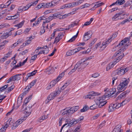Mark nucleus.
<instances>
[{"mask_svg":"<svg viewBox=\"0 0 132 132\" xmlns=\"http://www.w3.org/2000/svg\"><path fill=\"white\" fill-rule=\"evenodd\" d=\"M129 39L128 38H127L125 39L122 40L119 44L116 46V47H119H119H121V48L114 54V55L115 56L119 55V52H122V50L123 51H124L126 50V47L128 45H127L126 43L127 42L129 41Z\"/></svg>","mask_w":132,"mask_h":132,"instance_id":"obj_1","label":"nucleus"},{"mask_svg":"<svg viewBox=\"0 0 132 132\" xmlns=\"http://www.w3.org/2000/svg\"><path fill=\"white\" fill-rule=\"evenodd\" d=\"M129 80L126 78H122L120 84L118 86L117 89L119 92H121L125 89L129 83Z\"/></svg>","mask_w":132,"mask_h":132,"instance_id":"obj_2","label":"nucleus"},{"mask_svg":"<svg viewBox=\"0 0 132 132\" xmlns=\"http://www.w3.org/2000/svg\"><path fill=\"white\" fill-rule=\"evenodd\" d=\"M85 61L83 59H82L80 62L77 63L75 65V68L76 69H78V71H80L81 70L84 69L88 64V63H85Z\"/></svg>","mask_w":132,"mask_h":132,"instance_id":"obj_3","label":"nucleus"},{"mask_svg":"<svg viewBox=\"0 0 132 132\" xmlns=\"http://www.w3.org/2000/svg\"><path fill=\"white\" fill-rule=\"evenodd\" d=\"M128 70L127 68L121 67L115 70L116 74L119 76H121L124 74Z\"/></svg>","mask_w":132,"mask_h":132,"instance_id":"obj_4","label":"nucleus"},{"mask_svg":"<svg viewBox=\"0 0 132 132\" xmlns=\"http://www.w3.org/2000/svg\"><path fill=\"white\" fill-rule=\"evenodd\" d=\"M122 52H119V55H117L116 56H115L114 55V54L113 57H116L117 56H118L114 59V63H117L119 62L122 59L123 57L124 56V55L123 53L121 54V53L122 52L124 51H123L122 50Z\"/></svg>","mask_w":132,"mask_h":132,"instance_id":"obj_5","label":"nucleus"},{"mask_svg":"<svg viewBox=\"0 0 132 132\" xmlns=\"http://www.w3.org/2000/svg\"><path fill=\"white\" fill-rule=\"evenodd\" d=\"M20 77H19L18 75H15L10 78L7 81V83H9L11 81H18L21 79Z\"/></svg>","mask_w":132,"mask_h":132,"instance_id":"obj_6","label":"nucleus"},{"mask_svg":"<svg viewBox=\"0 0 132 132\" xmlns=\"http://www.w3.org/2000/svg\"><path fill=\"white\" fill-rule=\"evenodd\" d=\"M37 7L38 9H40L42 8H45L50 7H51V6L50 2H42L39 4L37 5Z\"/></svg>","mask_w":132,"mask_h":132,"instance_id":"obj_7","label":"nucleus"},{"mask_svg":"<svg viewBox=\"0 0 132 132\" xmlns=\"http://www.w3.org/2000/svg\"><path fill=\"white\" fill-rule=\"evenodd\" d=\"M116 91V89L114 88H110L109 90V91L107 92H106L105 94V95L109 97L112 95H113Z\"/></svg>","mask_w":132,"mask_h":132,"instance_id":"obj_8","label":"nucleus"},{"mask_svg":"<svg viewBox=\"0 0 132 132\" xmlns=\"http://www.w3.org/2000/svg\"><path fill=\"white\" fill-rule=\"evenodd\" d=\"M65 33V32H60V33L55 38L54 43H57L63 37Z\"/></svg>","mask_w":132,"mask_h":132,"instance_id":"obj_9","label":"nucleus"},{"mask_svg":"<svg viewBox=\"0 0 132 132\" xmlns=\"http://www.w3.org/2000/svg\"><path fill=\"white\" fill-rule=\"evenodd\" d=\"M92 35V33L90 31H88L85 33L83 37V40L86 41L88 40L91 37Z\"/></svg>","mask_w":132,"mask_h":132,"instance_id":"obj_10","label":"nucleus"},{"mask_svg":"<svg viewBox=\"0 0 132 132\" xmlns=\"http://www.w3.org/2000/svg\"><path fill=\"white\" fill-rule=\"evenodd\" d=\"M38 1H36L32 2L31 4L30 3L28 4L26 6L23 7V11H25L27 10L31 6L36 5Z\"/></svg>","mask_w":132,"mask_h":132,"instance_id":"obj_11","label":"nucleus"},{"mask_svg":"<svg viewBox=\"0 0 132 132\" xmlns=\"http://www.w3.org/2000/svg\"><path fill=\"white\" fill-rule=\"evenodd\" d=\"M60 91H57L55 93H51L48 97V98L50 100H52L60 93Z\"/></svg>","mask_w":132,"mask_h":132,"instance_id":"obj_12","label":"nucleus"},{"mask_svg":"<svg viewBox=\"0 0 132 132\" xmlns=\"http://www.w3.org/2000/svg\"><path fill=\"white\" fill-rule=\"evenodd\" d=\"M106 98H108L107 96L105 95V94L103 96L101 97H98L97 98L96 100V103L100 104L101 102H104V100Z\"/></svg>","mask_w":132,"mask_h":132,"instance_id":"obj_13","label":"nucleus"},{"mask_svg":"<svg viewBox=\"0 0 132 132\" xmlns=\"http://www.w3.org/2000/svg\"><path fill=\"white\" fill-rule=\"evenodd\" d=\"M78 122L77 120L75 119H72V120H70L68 125L66 127L69 126L70 127L75 125Z\"/></svg>","mask_w":132,"mask_h":132,"instance_id":"obj_14","label":"nucleus"},{"mask_svg":"<svg viewBox=\"0 0 132 132\" xmlns=\"http://www.w3.org/2000/svg\"><path fill=\"white\" fill-rule=\"evenodd\" d=\"M37 81L36 79H35L32 81L29 84V85L27 86L25 88V89H26V91L27 90L28 91V90H29L35 84Z\"/></svg>","mask_w":132,"mask_h":132,"instance_id":"obj_15","label":"nucleus"},{"mask_svg":"<svg viewBox=\"0 0 132 132\" xmlns=\"http://www.w3.org/2000/svg\"><path fill=\"white\" fill-rule=\"evenodd\" d=\"M12 30L9 32H6L4 33L3 35L1 36V38L2 39H4L5 38H6L8 37L9 36H11L12 34V32H11Z\"/></svg>","mask_w":132,"mask_h":132,"instance_id":"obj_16","label":"nucleus"},{"mask_svg":"<svg viewBox=\"0 0 132 132\" xmlns=\"http://www.w3.org/2000/svg\"><path fill=\"white\" fill-rule=\"evenodd\" d=\"M58 81L56 80H54L52 81L50 83V85L48 86L46 88L47 89H49L52 87L54 86Z\"/></svg>","mask_w":132,"mask_h":132,"instance_id":"obj_17","label":"nucleus"},{"mask_svg":"<svg viewBox=\"0 0 132 132\" xmlns=\"http://www.w3.org/2000/svg\"><path fill=\"white\" fill-rule=\"evenodd\" d=\"M121 126L120 125H117L113 129L112 132H122L120 129Z\"/></svg>","mask_w":132,"mask_h":132,"instance_id":"obj_18","label":"nucleus"},{"mask_svg":"<svg viewBox=\"0 0 132 132\" xmlns=\"http://www.w3.org/2000/svg\"><path fill=\"white\" fill-rule=\"evenodd\" d=\"M54 69V68L52 66H50L46 70V71L48 72V74H50L53 72Z\"/></svg>","mask_w":132,"mask_h":132,"instance_id":"obj_19","label":"nucleus"},{"mask_svg":"<svg viewBox=\"0 0 132 132\" xmlns=\"http://www.w3.org/2000/svg\"><path fill=\"white\" fill-rule=\"evenodd\" d=\"M26 117H21L20 119H19L18 120L16 121L15 122L17 124L19 125L20 124L22 123V122L24 120H26Z\"/></svg>","mask_w":132,"mask_h":132,"instance_id":"obj_20","label":"nucleus"},{"mask_svg":"<svg viewBox=\"0 0 132 132\" xmlns=\"http://www.w3.org/2000/svg\"><path fill=\"white\" fill-rule=\"evenodd\" d=\"M53 19H54V18L52 15L48 17V18H47L46 19V20L43 21L44 23H48Z\"/></svg>","mask_w":132,"mask_h":132,"instance_id":"obj_21","label":"nucleus"},{"mask_svg":"<svg viewBox=\"0 0 132 132\" xmlns=\"http://www.w3.org/2000/svg\"><path fill=\"white\" fill-rule=\"evenodd\" d=\"M123 11L120 12L119 13L116 14L112 18V19L113 20H114L115 19H116L117 18L120 16L122 15V13H123Z\"/></svg>","mask_w":132,"mask_h":132,"instance_id":"obj_22","label":"nucleus"},{"mask_svg":"<svg viewBox=\"0 0 132 132\" xmlns=\"http://www.w3.org/2000/svg\"><path fill=\"white\" fill-rule=\"evenodd\" d=\"M70 109L69 110H66L62 113V115H67L72 114Z\"/></svg>","mask_w":132,"mask_h":132,"instance_id":"obj_23","label":"nucleus"},{"mask_svg":"<svg viewBox=\"0 0 132 132\" xmlns=\"http://www.w3.org/2000/svg\"><path fill=\"white\" fill-rule=\"evenodd\" d=\"M79 108L78 106H76L75 107H73L72 108H71L70 109L72 113H73L75 111H77L78 109Z\"/></svg>","mask_w":132,"mask_h":132,"instance_id":"obj_24","label":"nucleus"},{"mask_svg":"<svg viewBox=\"0 0 132 132\" xmlns=\"http://www.w3.org/2000/svg\"><path fill=\"white\" fill-rule=\"evenodd\" d=\"M95 4L94 7H95V8H97L102 5L104 4V3L102 2L99 3V2H97L94 3H93L92 4Z\"/></svg>","mask_w":132,"mask_h":132,"instance_id":"obj_25","label":"nucleus"},{"mask_svg":"<svg viewBox=\"0 0 132 132\" xmlns=\"http://www.w3.org/2000/svg\"><path fill=\"white\" fill-rule=\"evenodd\" d=\"M74 14V13L72 12L67 14H65L63 15H61V17H60L59 18L60 19H64L67 16H69L70 14Z\"/></svg>","mask_w":132,"mask_h":132,"instance_id":"obj_26","label":"nucleus"},{"mask_svg":"<svg viewBox=\"0 0 132 132\" xmlns=\"http://www.w3.org/2000/svg\"><path fill=\"white\" fill-rule=\"evenodd\" d=\"M52 15L54 17V19L56 18L61 17V14L59 12H57L53 14Z\"/></svg>","mask_w":132,"mask_h":132,"instance_id":"obj_27","label":"nucleus"},{"mask_svg":"<svg viewBox=\"0 0 132 132\" xmlns=\"http://www.w3.org/2000/svg\"><path fill=\"white\" fill-rule=\"evenodd\" d=\"M46 25V23H44V22H43V23L42 25L43 28H42L41 30L40 31V32L41 33V35L42 34H43L45 32V26Z\"/></svg>","mask_w":132,"mask_h":132,"instance_id":"obj_28","label":"nucleus"},{"mask_svg":"<svg viewBox=\"0 0 132 132\" xmlns=\"http://www.w3.org/2000/svg\"><path fill=\"white\" fill-rule=\"evenodd\" d=\"M32 105L28 106L27 108L25 109V111L26 113H31V110L30 109L31 108Z\"/></svg>","mask_w":132,"mask_h":132,"instance_id":"obj_29","label":"nucleus"},{"mask_svg":"<svg viewBox=\"0 0 132 132\" xmlns=\"http://www.w3.org/2000/svg\"><path fill=\"white\" fill-rule=\"evenodd\" d=\"M78 33L79 31H78L76 35L73 36L69 40L68 42H71L75 40V39L77 37Z\"/></svg>","mask_w":132,"mask_h":132,"instance_id":"obj_30","label":"nucleus"},{"mask_svg":"<svg viewBox=\"0 0 132 132\" xmlns=\"http://www.w3.org/2000/svg\"><path fill=\"white\" fill-rule=\"evenodd\" d=\"M64 72H62L61 74H60L57 78L55 79L56 81H59L60 80L61 78H62L63 77L64 75Z\"/></svg>","mask_w":132,"mask_h":132,"instance_id":"obj_31","label":"nucleus"},{"mask_svg":"<svg viewBox=\"0 0 132 132\" xmlns=\"http://www.w3.org/2000/svg\"><path fill=\"white\" fill-rule=\"evenodd\" d=\"M24 21H23L20 22V23L16 25H15L14 26L17 27V29H18L19 28H20L22 27L24 24Z\"/></svg>","mask_w":132,"mask_h":132,"instance_id":"obj_32","label":"nucleus"},{"mask_svg":"<svg viewBox=\"0 0 132 132\" xmlns=\"http://www.w3.org/2000/svg\"><path fill=\"white\" fill-rule=\"evenodd\" d=\"M70 119H66L65 120V123L64 124L62 127L61 130L60 132H61V131L62 130V129L65 126L67 125H68V123H69L70 121Z\"/></svg>","mask_w":132,"mask_h":132,"instance_id":"obj_33","label":"nucleus"},{"mask_svg":"<svg viewBox=\"0 0 132 132\" xmlns=\"http://www.w3.org/2000/svg\"><path fill=\"white\" fill-rule=\"evenodd\" d=\"M26 91L24 92V93H22V96L21 97H19L18 98V100L17 101L18 103H19V98H20V101H19V102L20 103H21L22 102V97H23V96H24V95H26Z\"/></svg>","mask_w":132,"mask_h":132,"instance_id":"obj_34","label":"nucleus"},{"mask_svg":"<svg viewBox=\"0 0 132 132\" xmlns=\"http://www.w3.org/2000/svg\"><path fill=\"white\" fill-rule=\"evenodd\" d=\"M100 94L98 93V92L92 91L91 93H90L89 95L91 96H98L100 95Z\"/></svg>","mask_w":132,"mask_h":132,"instance_id":"obj_35","label":"nucleus"},{"mask_svg":"<svg viewBox=\"0 0 132 132\" xmlns=\"http://www.w3.org/2000/svg\"><path fill=\"white\" fill-rule=\"evenodd\" d=\"M132 3V1H128L125 3V4L123 5V7H126L129 6Z\"/></svg>","mask_w":132,"mask_h":132,"instance_id":"obj_36","label":"nucleus"},{"mask_svg":"<svg viewBox=\"0 0 132 132\" xmlns=\"http://www.w3.org/2000/svg\"><path fill=\"white\" fill-rule=\"evenodd\" d=\"M98 103H96V104H95L90 107V109L91 110H94L96 109L98 106Z\"/></svg>","mask_w":132,"mask_h":132,"instance_id":"obj_37","label":"nucleus"},{"mask_svg":"<svg viewBox=\"0 0 132 132\" xmlns=\"http://www.w3.org/2000/svg\"><path fill=\"white\" fill-rule=\"evenodd\" d=\"M69 84L70 82L69 81L66 82L61 88V89L63 90L65 88H66L67 86L69 85Z\"/></svg>","mask_w":132,"mask_h":132,"instance_id":"obj_38","label":"nucleus"},{"mask_svg":"<svg viewBox=\"0 0 132 132\" xmlns=\"http://www.w3.org/2000/svg\"><path fill=\"white\" fill-rule=\"evenodd\" d=\"M57 0H55L52 1L51 2H50L51 7L55 5V4H57Z\"/></svg>","mask_w":132,"mask_h":132,"instance_id":"obj_39","label":"nucleus"},{"mask_svg":"<svg viewBox=\"0 0 132 132\" xmlns=\"http://www.w3.org/2000/svg\"><path fill=\"white\" fill-rule=\"evenodd\" d=\"M107 102V101L106 100H105L104 101V102L100 103L98 105V107L99 108H101L102 106L105 105L106 103Z\"/></svg>","mask_w":132,"mask_h":132,"instance_id":"obj_40","label":"nucleus"},{"mask_svg":"<svg viewBox=\"0 0 132 132\" xmlns=\"http://www.w3.org/2000/svg\"><path fill=\"white\" fill-rule=\"evenodd\" d=\"M118 5H120L122 4L125 2V0H118L117 1Z\"/></svg>","mask_w":132,"mask_h":132,"instance_id":"obj_41","label":"nucleus"},{"mask_svg":"<svg viewBox=\"0 0 132 132\" xmlns=\"http://www.w3.org/2000/svg\"><path fill=\"white\" fill-rule=\"evenodd\" d=\"M114 110L112 104H110L109 105V108L108 109V111L109 112H110L112 111H113Z\"/></svg>","mask_w":132,"mask_h":132,"instance_id":"obj_42","label":"nucleus"},{"mask_svg":"<svg viewBox=\"0 0 132 132\" xmlns=\"http://www.w3.org/2000/svg\"><path fill=\"white\" fill-rule=\"evenodd\" d=\"M19 16V12H18L17 13H16L14 15L12 16V20L16 19Z\"/></svg>","mask_w":132,"mask_h":132,"instance_id":"obj_43","label":"nucleus"},{"mask_svg":"<svg viewBox=\"0 0 132 132\" xmlns=\"http://www.w3.org/2000/svg\"><path fill=\"white\" fill-rule=\"evenodd\" d=\"M74 54V53L72 50L68 51L66 53L67 55L68 56H70Z\"/></svg>","mask_w":132,"mask_h":132,"instance_id":"obj_44","label":"nucleus"},{"mask_svg":"<svg viewBox=\"0 0 132 132\" xmlns=\"http://www.w3.org/2000/svg\"><path fill=\"white\" fill-rule=\"evenodd\" d=\"M88 107L87 105L83 107V109L80 110V111L81 112L86 111L88 109Z\"/></svg>","mask_w":132,"mask_h":132,"instance_id":"obj_45","label":"nucleus"},{"mask_svg":"<svg viewBox=\"0 0 132 132\" xmlns=\"http://www.w3.org/2000/svg\"><path fill=\"white\" fill-rule=\"evenodd\" d=\"M8 85L7 84L1 87L0 88V91L1 92H2L4 90L8 87Z\"/></svg>","mask_w":132,"mask_h":132,"instance_id":"obj_46","label":"nucleus"},{"mask_svg":"<svg viewBox=\"0 0 132 132\" xmlns=\"http://www.w3.org/2000/svg\"><path fill=\"white\" fill-rule=\"evenodd\" d=\"M11 125H12V129L13 130L15 129L18 126L15 122L14 123H12Z\"/></svg>","mask_w":132,"mask_h":132,"instance_id":"obj_47","label":"nucleus"},{"mask_svg":"<svg viewBox=\"0 0 132 132\" xmlns=\"http://www.w3.org/2000/svg\"><path fill=\"white\" fill-rule=\"evenodd\" d=\"M22 66L21 65V62H20L19 63V65L18 64L17 65L15 66L14 67H13L12 69H11V70H12L16 69L17 68H18Z\"/></svg>","mask_w":132,"mask_h":132,"instance_id":"obj_48","label":"nucleus"},{"mask_svg":"<svg viewBox=\"0 0 132 132\" xmlns=\"http://www.w3.org/2000/svg\"><path fill=\"white\" fill-rule=\"evenodd\" d=\"M76 5H77V3L76 2H73L69 4V8L73 7Z\"/></svg>","mask_w":132,"mask_h":132,"instance_id":"obj_49","label":"nucleus"},{"mask_svg":"<svg viewBox=\"0 0 132 132\" xmlns=\"http://www.w3.org/2000/svg\"><path fill=\"white\" fill-rule=\"evenodd\" d=\"M118 33L116 32H115L114 34H113L112 35V36L109 39H110V40L111 39H113L116 37L118 35Z\"/></svg>","mask_w":132,"mask_h":132,"instance_id":"obj_50","label":"nucleus"},{"mask_svg":"<svg viewBox=\"0 0 132 132\" xmlns=\"http://www.w3.org/2000/svg\"><path fill=\"white\" fill-rule=\"evenodd\" d=\"M110 39H109V38L107 41H104L103 42L102 44H105L104 45L107 46V44L109 43L111 41V40L110 41Z\"/></svg>","mask_w":132,"mask_h":132,"instance_id":"obj_51","label":"nucleus"},{"mask_svg":"<svg viewBox=\"0 0 132 132\" xmlns=\"http://www.w3.org/2000/svg\"><path fill=\"white\" fill-rule=\"evenodd\" d=\"M31 40H27V42L25 43H23V45H21V47H22V46L23 47V46H25L26 45H28L29 44H30V43L31 42Z\"/></svg>","mask_w":132,"mask_h":132,"instance_id":"obj_52","label":"nucleus"},{"mask_svg":"<svg viewBox=\"0 0 132 132\" xmlns=\"http://www.w3.org/2000/svg\"><path fill=\"white\" fill-rule=\"evenodd\" d=\"M20 43L18 41L17 42H15V43L12 45H11V47L12 48H14Z\"/></svg>","mask_w":132,"mask_h":132,"instance_id":"obj_53","label":"nucleus"},{"mask_svg":"<svg viewBox=\"0 0 132 132\" xmlns=\"http://www.w3.org/2000/svg\"><path fill=\"white\" fill-rule=\"evenodd\" d=\"M90 6V4H89L86 3L84 4L83 5H82L81 6V9H83L84 8L87 7L89 6Z\"/></svg>","mask_w":132,"mask_h":132,"instance_id":"obj_54","label":"nucleus"},{"mask_svg":"<svg viewBox=\"0 0 132 132\" xmlns=\"http://www.w3.org/2000/svg\"><path fill=\"white\" fill-rule=\"evenodd\" d=\"M85 97V98L86 99L87 98H89L90 99H93L94 98L93 96H92L90 95H87L86 96L84 97Z\"/></svg>","mask_w":132,"mask_h":132,"instance_id":"obj_55","label":"nucleus"},{"mask_svg":"<svg viewBox=\"0 0 132 132\" xmlns=\"http://www.w3.org/2000/svg\"><path fill=\"white\" fill-rule=\"evenodd\" d=\"M11 118H10L6 122L9 125H11L12 124L13 122L11 121Z\"/></svg>","mask_w":132,"mask_h":132,"instance_id":"obj_56","label":"nucleus"},{"mask_svg":"<svg viewBox=\"0 0 132 132\" xmlns=\"http://www.w3.org/2000/svg\"><path fill=\"white\" fill-rule=\"evenodd\" d=\"M76 69L75 68V66L74 68L72 69L68 73L69 75H71L73 73L75 72V71L76 70Z\"/></svg>","mask_w":132,"mask_h":132,"instance_id":"obj_57","label":"nucleus"},{"mask_svg":"<svg viewBox=\"0 0 132 132\" xmlns=\"http://www.w3.org/2000/svg\"><path fill=\"white\" fill-rule=\"evenodd\" d=\"M14 88V86L12 85L11 87H9L7 89V92H9L12 90Z\"/></svg>","mask_w":132,"mask_h":132,"instance_id":"obj_58","label":"nucleus"},{"mask_svg":"<svg viewBox=\"0 0 132 132\" xmlns=\"http://www.w3.org/2000/svg\"><path fill=\"white\" fill-rule=\"evenodd\" d=\"M6 41H4L1 43V45L0 46V50L2 49L3 48V46L5 44Z\"/></svg>","mask_w":132,"mask_h":132,"instance_id":"obj_59","label":"nucleus"},{"mask_svg":"<svg viewBox=\"0 0 132 132\" xmlns=\"http://www.w3.org/2000/svg\"><path fill=\"white\" fill-rule=\"evenodd\" d=\"M96 39H94L93 41H92L91 43H90L89 45V47L92 46L94 43L96 42Z\"/></svg>","mask_w":132,"mask_h":132,"instance_id":"obj_60","label":"nucleus"},{"mask_svg":"<svg viewBox=\"0 0 132 132\" xmlns=\"http://www.w3.org/2000/svg\"><path fill=\"white\" fill-rule=\"evenodd\" d=\"M99 76V74L97 73H95L93 74L92 75V77L94 78H96Z\"/></svg>","mask_w":132,"mask_h":132,"instance_id":"obj_61","label":"nucleus"},{"mask_svg":"<svg viewBox=\"0 0 132 132\" xmlns=\"http://www.w3.org/2000/svg\"><path fill=\"white\" fill-rule=\"evenodd\" d=\"M105 44H102V45H101L100 46V47L102 48L101 49V51L103 50H104L105 49V48H106V46H107V45H104Z\"/></svg>","mask_w":132,"mask_h":132,"instance_id":"obj_62","label":"nucleus"},{"mask_svg":"<svg viewBox=\"0 0 132 132\" xmlns=\"http://www.w3.org/2000/svg\"><path fill=\"white\" fill-rule=\"evenodd\" d=\"M117 10V9L116 8H113L112 9L108 11V13H111L112 12H114V11H115V10Z\"/></svg>","mask_w":132,"mask_h":132,"instance_id":"obj_63","label":"nucleus"},{"mask_svg":"<svg viewBox=\"0 0 132 132\" xmlns=\"http://www.w3.org/2000/svg\"><path fill=\"white\" fill-rule=\"evenodd\" d=\"M80 127H77L75 130L73 132H80Z\"/></svg>","mask_w":132,"mask_h":132,"instance_id":"obj_64","label":"nucleus"}]
</instances>
